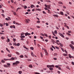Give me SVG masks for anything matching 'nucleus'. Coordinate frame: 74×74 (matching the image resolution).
Listing matches in <instances>:
<instances>
[{
    "label": "nucleus",
    "mask_w": 74,
    "mask_h": 74,
    "mask_svg": "<svg viewBox=\"0 0 74 74\" xmlns=\"http://www.w3.org/2000/svg\"><path fill=\"white\" fill-rule=\"evenodd\" d=\"M4 60L5 61L7 60H14V58H12L10 59H4Z\"/></svg>",
    "instance_id": "nucleus-1"
},
{
    "label": "nucleus",
    "mask_w": 74,
    "mask_h": 74,
    "mask_svg": "<svg viewBox=\"0 0 74 74\" xmlns=\"http://www.w3.org/2000/svg\"><path fill=\"white\" fill-rule=\"evenodd\" d=\"M19 63V61H16V62L13 63V66H15V64H16V65H17Z\"/></svg>",
    "instance_id": "nucleus-2"
},
{
    "label": "nucleus",
    "mask_w": 74,
    "mask_h": 74,
    "mask_svg": "<svg viewBox=\"0 0 74 74\" xmlns=\"http://www.w3.org/2000/svg\"><path fill=\"white\" fill-rule=\"evenodd\" d=\"M70 47H71V48H72V49H74V46H73V45H72L71 44H70L69 45Z\"/></svg>",
    "instance_id": "nucleus-3"
},
{
    "label": "nucleus",
    "mask_w": 74,
    "mask_h": 74,
    "mask_svg": "<svg viewBox=\"0 0 74 74\" xmlns=\"http://www.w3.org/2000/svg\"><path fill=\"white\" fill-rule=\"evenodd\" d=\"M31 35V34L28 33V32H27V33H25V36H27V35Z\"/></svg>",
    "instance_id": "nucleus-4"
},
{
    "label": "nucleus",
    "mask_w": 74,
    "mask_h": 74,
    "mask_svg": "<svg viewBox=\"0 0 74 74\" xmlns=\"http://www.w3.org/2000/svg\"><path fill=\"white\" fill-rule=\"evenodd\" d=\"M59 35L62 37H63V38H64V35H63V34H61V33H59Z\"/></svg>",
    "instance_id": "nucleus-5"
},
{
    "label": "nucleus",
    "mask_w": 74,
    "mask_h": 74,
    "mask_svg": "<svg viewBox=\"0 0 74 74\" xmlns=\"http://www.w3.org/2000/svg\"><path fill=\"white\" fill-rule=\"evenodd\" d=\"M58 53H55L53 54V56H58Z\"/></svg>",
    "instance_id": "nucleus-6"
},
{
    "label": "nucleus",
    "mask_w": 74,
    "mask_h": 74,
    "mask_svg": "<svg viewBox=\"0 0 74 74\" xmlns=\"http://www.w3.org/2000/svg\"><path fill=\"white\" fill-rule=\"evenodd\" d=\"M31 55L32 56H33V57H34V56H35L34 54V53H33V52H31Z\"/></svg>",
    "instance_id": "nucleus-7"
},
{
    "label": "nucleus",
    "mask_w": 74,
    "mask_h": 74,
    "mask_svg": "<svg viewBox=\"0 0 74 74\" xmlns=\"http://www.w3.org/2000/svg\"><path fill=\"white\" fill-rule=\"evenodd\" d=\"M58 4H63V2L60 1H58Z\"/></svg>",
    "instance_id": "nucleus-8"
},
{
    "label": "nucleus",
    "mask_w": 74,
    "mask_h": 74,
    "mask_svg": "<svg viewBox=\"0 0 74 74\" xmlns=\"http://www.w3.org/2000/svg\"><path fill=\"white\" fill-rule=\"evenodd\" d=\"M47 8H48V9H49V10L51 9V8H50V5H47Z\"/></svg>",
    "instance_id": "nucleus-9"
},
{
    "label": "nucleus",
    "mask_w": 74,
    "mask_h": 74,
    "mask_svg": "<svg viewBox=\"0 0 74 74\" xmlns=\"http://www.w3.org/2000/svg\"><path fill=\"white\" fill-rule=\"evenodd\" d=\"M60 14L61 15H64V14H63V12H60Z\"/></svg>",
    "instance_id": "nucleus-10"
},
{
    "label": "nucleus",
    "mask_w": 74,
    "mask_h": 74,
    "mask_svg": "<svg viewBox=\"0 0 74 74\" xmlns=\"http://www.w3.org/2000/svg\"><path fill=\"white\" fill-rule=\"evenodd\" d=\"M53 16H55V17H58L59 16H58L57 15H54V14L53 15Z\"/></svg>",
    "instance_id": "nucleus-11"
},
{
    "label": "nucleus",
    "mask_w": 74,
    "mask_h": 74,
    "mask_svg": "<svg viewBox=\"0 0 74 74\" xmlns=\"http://www.w3.org/2000/svg\"><path fill=\"white\" fill-rule=\"evenodd\" d=\"M45 52L46 53V55H48V53L47 51L45 50Z\"/></svg>",
    "instance_id": "nucleus-12"
},
{
    "label": "nucleus",
    "mask_w": 74,
    "mask_h": 74,
    "mask_svg": "<svg viewBox=\"0 0 74 74\" xmlns=\"http://www.w3.org/2000/svg\"><path fill=\"white\" fill-rule=\"evenodd\" d=\"M25 22L26 23H29V21H28V20L26 19L25 20Z\"/></svg>",
    "instance_id": "nucleus-13"
},
{
    "label": "nucleus",
    "mask_w": 74,
    "mask_h": 74,
    "mask_svg": "<svg viewBox=\"0 0 74 74\" xmlns=\"http://www.w3.org/2000/svg\"><path fill=\"white\" fill-rule=\"evenodd\" d=\"M47 67L48 68H51V65H47Z\"/></svg>",
    "instance_id": "nucleus-14"
},
{
    "label": "nucleus",
    "mask_w": 74,
    "mask_h": 74,
    "mask_svg": "<svg viewBox=\"0 0 74 74\" xmlns=\"http://www.w3.org/2000/svg\"><path fill=\"white\" fill-rule=\"evenodd\" d=\"M29 67H30V68H32L33 67V66L32 65H29Z\"/></svg>",
    "instance_id": "nucleus-15"
},
{
    "label": "nucleus",
    "mask_w": 74,
    "mask_h": 74,
    "mask_svg": "<svg viewBox=\"0 0 74 74\" xmlns=\"http://www.w3.org/2000/svg\"><path fill=\"white\" fill-rule=\"evenodd\" d=\"M25 36H21V38H25Z\"/></svg>",
    "instance_id": "nucleus-16"
},
{
    "label": "nucleus",
    "mask_w": 74,
    "mask_h": 74,
    "mask_svg": "<svg viewBox=\"0 0 74 74\" xmlns=\"http://www.w3.org/2000/svg\"><path fill=\"white\" fill-rule=\"evenodd\" d=\"M54 65H50V67L51 68H52V67H54Z\"/></svg>",
    "instance_id": "nucleus-17"
},
{
    "label": "nucleus",
    "mask_w": 74,
    "mask_h": 74,
    "mask_svg": "<svg viewBox=\"0 0 74 74\" xmlns=\"http://www.w3.org/2000/svg\"><path fill=\"white\" fill-rule=\"evenodd\" d=\"M4 66L5 67H6L7 68H8V65H4Z\"/></svg>",
    "instance_id": "nucleus-18"
},
{
    "label": "nucleus",
    "mask_w": 74,
    "mask_h": 74,
    "mask_svg": "<svg viewBox=\"0 0 74 74\" xmlns=\"http://www.w3.org/2000/svg\"><path fill=\"white\" fill-rule=\"evenodd\" d=\"M22 73V71H18V73L20 74H21Z\"/></svg>",
    "instance_id": "nucleus-19"
},
{
    "label": "nucleus",
    "mask_w": 74,
    "mask_h": 74,
    "mask_svg": "<svg viewBox=\"0 0 74 74\" xmlns=\"http://www.w3.org/2000/svg\"><path fill=\"white\" fill-rule=\"evenodd\" d=\"M63 56H67L68 55V54H64L63 55Z\"/></svg>",
    "instance_id": "nucleus-20"
},
{
    "label": "nucleus",
    "mask_w": 74,
    "mask_h": 74,
    "mask_svg": "<svg viewBox=\"0 0 74 74\" xmlns=\"http://www.w3.org/2000/svg\"><path fill=\"white\" fill-rule=\"evenodd\" d=\"M6 50H7V51H8V52H9V53H10V50H8V48H6Z\"/></svg>",
    "instance_id": "nucleus-21"
},
{
    "label": "nucleus",
    "mask_w": 74,
    "mask_h": 74,
    "mask_svg": "<svg viewBox=\"0 0 74 74\" xmlns=\"http://www.w3.org/2000/svg\"><path fill=\"white\" fill-rule=\"evenodd\" d=\"M13 14H14V15H16V12H13Z\"/></svg>",
    "instance_id": "nucleus-22"
},
{
    "label": "nucleus",
    "mask_w": 74,
    "mask_h": 74,
    "mask_svg": "<svg viewBox=\"0 0 74 74\" xmlns=\"http://www.w3.org/2000/svg\"><path fill=\"white\" fill-rule=\"evenodd\" d=\"M60 46H61V47H63V45L60 42Z\"/></svg>",
    "instance_id": "nucleus-23"
},
{
    "label": "nucleus",
    "mask_w": 74,
    "mask_h": 74,
    "mask_svg": "<svg viewBox=\"0 0 74 74\" xmlns=\"http://www.w3.org/2000/svg\"><path fill=\"white\" fill-rule=\"evenodd\" d=\"M23 48H25L26 49H28V48H27L26 47V46H25V45H24L23 46Z\"/></svg>",
    "instance_id": "nucleus-24"
},
{
    "label": "nucleus",
    "mask_w": 74,
    "mask_h": 74,
    "mask_svg": "<svg viewBox=\"0 0 74 74\" xmlns=\"http://www.w3.org/2000/svg\"><path fill=\"white\" fill-rule=\"evenodd\" d=\"M69 58H71V57L72 56H71V55L70 54H69Z\"/></svg>",
    "instance_id": "nucleus-25"
},
{
    "label": "nucleus",
    "mask_w": 74,
    "mask_h": 74,
    "mask_svg": "<svg viewBox=\"0 0 74 74\" xmlns=\"http://www.w3.org/2000/svg\"><path fill=\"white\" fill-rule=\"evenodd\" d=\"M19 57H20V58H23V55L20 56Z\"/></svg>",
    "instance_id": "nucleus-26"
},
{
    "label": "nucleus",
    "mask_w": 74,
    "mask_h": 74,
    "mask_svg": "<svg viewBox=\"0 0 74 74\" xmlns=\"http://www.w3.org/2000/svg\"><path fill=\"white\" fill-rule=\"evenodd\" d=\"M40 56H41L42 57H42H43V56L42 55V53H41V52L40 53Z\"/></svg>",
    "instance_id": "nucleus-27"
},
{
    "label": "nucleus",
    "mask_w": 74,
    "mask_h": 74,
    "mask_svg": "<svg viewBox=\"0 0 74 74\" xmlns=\"http://www.w3.org/2000/svg\"><path fill=\"white\" fill-rule=\"evenodd\" d=\"M34 5H31V6L30 7L31 8H33L34 7Z\"/></svg>",
    "instance_id": "nucleus-28"
},
{
    "label": "nucleus",
    "mask_w": 74,
    "mask_h": 74,
    "mask_svg": "<svg viewBox=\"0 0 74 74\" xmlns=\"http://www.w3.org/2000/svg\"><path fill=\"white\" fill-rule=\"evenodd\" d=\"M1 62L2 63H5V61L4 60H2L1 61Z\"/></svg>",
    "instance_id": "nucleus-29"
},
{
    "label": "nucleus",
    "mask_w": 74,
    "mask_h": 74,
    "mask_svg": "<svg viewBox=\"0 0 74 74\" xmlns=\"http://www.w3.org/2000/svg\"><path fill=\"white\" fill-rule=\"evenodd\" d=\"M1 38L2 39V40H4V38H5L3 37V36H2L1 37Z\"/></svg>",
    "instance_id": "nucleus-30"
},
{
    "label": "nucleus",
    "mask_w": 74,
    "mask_h": 74,
    "mask_svg": "<svg viewBox=\"0 0 74 74\" xmlns=\"http://www.w3.org/2000/svg\"><path fill=\"white\" fill-rule=\"evenodd\" d=\"M66 69H69V70H70V67L68 66H66Z\"/></svg>",
    "instance_id": "nucleus-31"
},
{
    "label": "nucleus",
    "mask_w": 74,
    "mask_h": 74,
    "mask_svg": "<svg viewBox=\"0 0 74 74\" xmlns=\"http://www.w3.org/2000/svg\"><path fill=\"white\" fill-rule=\"evenodd\" d=\"M49 69L50 70H53V68H49Z\"/></svg>",
    "instance_id": "nucleus-32"
},
{
    "label": "nucleus",
    "mask_w": 74,
    "mask_h": 74,
    "mask_svg": "<svg viewBox=\"0 0 74 74\" xmlns=\"http://www.w3.org/2000/svg\"><path fill=\"white\" fill-rule=\"evenodd\" d=\"M44 9H45V10H48V8H47L46 7H45L44 8Z\"/></svg>",
    "instance_id": "nucleus-33"
},
{
    "label": "nucleus",
    "mask_w": 74,
    "mask_h": 74,
    "mask_svg": "<svg viewBox=\"0 0 74 74\" xmlns=\"http://www.w3.org/2000/svg\"><path fill=\"white\" fill-rule=\"evenodd\" d=\"M55 47L56 49H59V47L57 46H56Z\"/></svg>",
    "instance_id": "nucleus-34"
},
{
    "label": "nucleus",
    "mask_w": 74,
    "mask_h": 74,
    "mask_svg": "<svg viewBox=\"0 0 74 74\" xmlns=\"http://www.w3.org/2000/svg\"><path fill=\"white\" fill-rule=\"evenodd\" d=\"M56 43L59 42V40H56V42H55V43H56Z\"/></svg>",
    "instance_id": "nucleus-35"
},
{
    "label": "nucleus",
    "mask_w": 74,
    "mask_h": 74,
    "mask_svg": "<svg viewBox=\"0 0 74 74\" xmlns=\"http://www.w3.org/2000/svg\"><path fill=\"white\" fill-rule=\"evenodd\" d=\"M37 11H41V9L38 8L37 9Z\"/></svg>",
    "instance_id": "nucleus-36"
},
{
    "label": "nucleus",
    "mask_w": 74,
    "mask_h": 74,
    "mask_svg": "<svg viewBox=\"0 0 74 74\" xmlns=\"http://www.w3.org/2000/svg\"><path fill=\"white\" fill-rule=\"evenodd\" d=\"M30 48L31 49H32V50H33V49H34V48L33 47H30Z\"/></svg>",
    "instance_id": "nucleus-37"
},
{
    "label": "nucleus",
    "mask_w": 74,
    "mask_h": 74,
    "mask_svg": "<svg viewBox=\"0 0 74 74\" xmlns=\"http://www.w3.org/2000/svg\"><path fill=\"white\" fill-rule=\"evenodd\" d=\"M68 35V36H71V34L68 33H66Z\"/></svg>",
    "instance_id": "nucleus-38"
},
{
    "label": "nucleus",
    "mask_w": 74,
    "mask_h": 74,
    "mask_svg": "<svg viewBox=\"0 0 74 74\" xmlns=\"http://www.w3.org/2000/svg\"><path fill=\"white\" fill-rule=\"evenodd\" d=\"M3 24H1V23H0V26L1 27H3Z\"/></svg>",
    "instance_id": "nucleus-39"
},
{
    "label": "nucleus",
    "mask_w": 74,
    "mask_h": 74,
    "mask_svg": "<svg viewBox=\"0 0 74 74\" xmlns=\"http://www.w3.org/2000/svg\"><path fill=\"white\" fill-rule=\"evenodd\" d=\"M44 35L46 37H48V35H47L46 34H44Z\"/></svg>",
    "instance_id": "nucleus-40"
},
{
    "label": "nucleus",
    "mask_w": 74,
    "mask_h": 74,
    "mask_svg": "<svg viewBox=\"0 0 74 74\" xmlns=\"http://www.w3.org/2000/svg\"><path fill=\"white\" fill-rule=\"evenodd\" d=\"M71 44H72L73 45H74V42H73V41H71Z\"/></svg>",
    "instance_id": "nucleus-41"
},
{
    "label": "nucleus",
    "mask_w": 74,
    "mask_h": 74,
    "mask_svg": "<svg viewBox=\"0 0 74 74\" xmlns=\"http://www.w3.org/2000/svg\"><path fill=\"white\" fill-rule=\"evenodd\" d=\"M52 48H54V49H55V47H54V46H52Z\"/></svg>",
    "instance_id": "nucleus-42"
},
{
    "label": "nucleus",
    "mask_w": 74,
    "mask_h": 74,
    "mask_svg": "<svg viewBox=\"0 0 74 74\" xmlns=\"http://www.w3.org/2000/svg\"><path fill=\"white\" fill-rule=\"evenodd\" d=\"M16 53L17 55H19V53L18 52H16Z\"/></svg>",
    "instance_id": "nucleus-43"
},
{
    "label": "nucleus",
    "mask_w": 74,
    "mask_h": 74,
    "mask_svg": "<svg viewBox=\"0 0 74 74\" xmlns=\"http://www.w3.org/2000/svg\"><path fill=\"white\" fill-rule=\"evenodd\" d=\"M42 12L43 14H46V12H45L44 11H43Z\"/></svg>",
    "instance_id": "nucleus-44"
},
{
    "label": "nucleus",
    "mask_w": 74,
    "mask_h": 74,
    "mask_svg": "<svg viewBox=\"0 0 74 74\" xmlns=\"http://www.w3.org/2000/svg\"><path fill=\"white\" fill-rule=\"evenodd\" d=\"M37 23H40V21H38L37 22Z\"/></svg>",
    "instance_id": "nucleus-45"
},
{
    "label": "nucleus",
    "mask_w": 74,
    "mask_h": 74,
    "mask_svg": "<svg viewBox=\"0 0 74 74\" xmlns=\"http://www.w3.org/2000/svg\"><path fill=\"white\" fill-rule=\"evenodd\" d=\"M6 64H7V65L8 66H10V65H11V64H10V63H7Z\"/></svg>",
    "instance_id": "nucleus-46"
},
{
    "label": "nucleus",
    "mask_w": 74,
    "mask_h": 74,
    "mask_svg": "<svg viewBox=\"0 0 74 74\" xmlns=\"http://www.w3.org/2000/svg\"><path fill=\"white\" fill-rule=\"evenodd\" d=\"M12 26L13 28H14V29H15V25H13Z\"/></svg>",
    "instance_id": "nucleus-47"
},
{
    "label": "nucleus",
    "mask_w": 74,
    "mask_h": 74,
    "mask_svg": "<svg viewBox=\"0 0 74 74\" xmlns=\"http://www.w3.org/2000/svg\"><path fill=\"white\" fill-rule=\"evenodd\" d=\"M5 24H6V26H8V23H5Z\"/></svg>",
    "instance_id": "nucleus-48"
},
{
    "label": "nucleus",
    "mask_w": 74,
    "mask_h": 74,
    "mask_svg": "<svg viewBox=\"0 0 74 74\" xmlns=\"http://www.w3.org/2000/svg\"><path fill=\"white\" fill-rule=\"evenodd\" d=\"M16 25H21V24L18 23H16Z\"/></svg>",
    "instance_id": "nucleus-49"
},
{
    "label": "nucleus",
    "mask_w": 74,
    "mask_h": 74,
    "mask_svg": "<svg viewBox=\"0 0 74 74\" xmlns=\"http://www.w3.org/2000/svg\"><path fill=\"white\" fill-rule=\"evenodd\" d=\"M54 33H55V34H57V31L55 30L54 31Z\"/></svg>",
    "instance_id": "nucleus-50"
},
{
    "label": "nucleus",
    "mask_w": 74,
    "mask_h": 74,
    "mask_svg": "<svg viewBox=\"0 0 74 74\" xmlns=\"http://www.w3.org/2000/svg\"><path fill=\"white\" fill-rule=\"evenodd\" d=\"M52 33L53 34V36H55V34H54V32H52Z\"/></svg>",
    "instance_id": "nucleus-51"
},
{
    "label": "nucleus",
    "mask_w": 74,
    "mask_h": 74,
    "mask_svg": "<svg viewBox=\"0 0 74 74\" xmlns=\"http://www.w3.org/2000/svg\"><path fill=\"white\" fill-rule=\"evenodd\" d=\"M17 46H19V45H20V44H19V43H18L17 45Z\"/></svg>",
    "instance_id": "nucleus-52"
},
{
    "label": "nucleus",
    "mask_w": 74,
    "mask_h": 74,
    "mask_svg": "<svg viewBox=\"0 0 74 74\" xmlns=\"http://www.w3.org/2000/svg\"><path fill=\"white\" fill-rule=\"evenodd\" d=\"M55 67H56V68H59V66H55Z\"/></svg>",
    "instance_id": "nucleus-53"
},
{
    "label": "nucleus",
    "mask_w": 74,
    "mask_h": 74,
    "mask_svg": "<svg viewBox=\"0 0 74 74\" xmlns=\"http://www.w3.org/2000/svg\"><path fill=\"white\" fill-rule=\"evenodd\" d=\"M24 34H25L24 33H22L21 34V36H23V35H24Z\"/></svg>",
    "instance_id": "nucleus-54"
},
{
    "label": "nucleus",
    "mask_w": 74,
    "mask_h": 74,
    "mask_svg": "<svg viewBox=\"0 0 74 74\" xmlns=\"http://www.w3.org/2000/svg\"><path fill=\"white\" fill-rule=\"evenodd\" d=\"M13 41L15 42V41H16V39H14V38H13Z\"/></svg>",
    "instance_id": "nucleus-55"
},
{
    "label": "nucleus",
    "mask_w": 74,
    "mask_h": 74,
    "mask_svg": "<svg viewBox=\"0 0 74 74\" xmlns=\"http://www.w3.org/2000/svg\"><path fill=\"white\" fill-rule=\"evenodd\" d=\"M61 49H62V51H63V52H64V49H63V48H62Z\"/></svg>",
    "instance_id": "nucleus-56"
},
{
    "label": "nucleus",
    "mask_w": 74,
    "mask_h": 74,
    "mask_svg": "<svg viewBox=\"0 0 74 74\" xmlns=\"http://www.w3.org/2000/svg\"><path fill=\"white\" fill-rule=\"evenodd\" d=\"M8 56H9V57H11V55L9 54L8 55Z\"/></svg>",
    "instance_id": "nucleus-57"
},
{
    "label": "nucleus",
    "mask_w": 74,
    "mask_h": 74,
    "mask_svg": "<svg viewBox=\"0 0 74 74\" xmlns=\"http://www.w3.org/2000/svg\"><path fill=\"white\" fill-rule=\"evenodd\" d=\"M27 11L28 12H30V9H28V10H27Z\"/></svg>",
    "instance_id": "nucleus-58"
},
{
    "label": "nucleus",
    "mask_w": 74,
    "mask_h": 74,
    "mask_svg": "<svg viewBox=\"0 0 74 74\" xmlns=\"http://www.w3.org/2000/svg\"><path fill=\"white\" fill-rule=\"evenodd\" d=\"M66 13L67 14H68V15H69V12L68 11L66 12Z\"/></svg>",
    "instance_id": "nucleus-59"
},
{
    "label": "nucleus",
    "mask_w": 74,
    "mask_h": 74,
    "mask_svg": "<svg viewBox=\"0 0 74 74\" xmlns=\"http://www.w3.org/2000/svg\"><path fill=\"white\" fill-rule=\"evenodd\" d=\"M40 34L41 36H44V35L43 34Z\"/></svg>",
    "instance_id": "nucleus-60"
},
{
    "label": "nucleus",
    "mask_w": 74,
    "mask_h": 74,
    "mask_svg": "<svg viewBox=\"0 0 74 74\" xmlns=\"http://www.w3.org/2000/svg\"><path fill=\"white\" fill-rule=\"evenodd\" d=\"M14 45H15V46H16V45H17V44H16V43H14Z\"/></svg>",
    "instance_id": "nucleus-61"
},
{
    "label": "nucleus",
    "mask_w": 74,
    "mask_h": 74,
    "mask_svg": "<svg viewBox=\"0 0 74 74\" xmlns=\"http://www.w3.org/2000/svg\"><path fill=\"white\" fill-rule=\"evenodd\" d=\"M48 13L49 14H51V12H50V11H48Z\"/></svg>",
    "instance_id": "nucleus-62"
},
{
    "label": "nucleus",
    "mask_w": 74,
    "mask_h": 74,
    "mask_svg": "<svg viewBox=\"0 0 74 74\" xmlns=\"http://www.w3.org/2000/svg\"><path fill=\"white\" fill-rule=\"evenodd\" d=\"M26 44H29V41H27Z\"/></svg>",
    "instance_id": "nucleus-63"
},
{
    "label": "nucleus",
    "mask_w": 74,
    "mask_h": 74,
    "mask_svg": "<svg viewBox=\"0 0 74 74\" xmlns=\"http://www.w3.org/2000/svg\"><path fill=\"white\" fill-rule=\"evenodd\" d=\"M24 8H25V9H26V8H27V6H25L24 7Z\"/></svg>",
    "instance_id": "nucleus-64"
}]
</instances>
